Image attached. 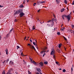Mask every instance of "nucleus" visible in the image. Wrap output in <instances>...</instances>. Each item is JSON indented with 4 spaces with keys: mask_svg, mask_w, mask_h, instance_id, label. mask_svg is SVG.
<instances>
[{
    "mask_svg": "<svg viewBox=\"0 0 74 74\" xmlns=\"http://www.w3.org/2000/svg\"><path fill=\"white\" fill-rule=\"evenodd\" d=\"M62 17L63 20H64V17L67 18L68 21H69L70 20V16H69V15H68V16H66L65 15H63L62 16Z\"/></svg>",
    "mask_w": 74,
    "mask_h": 74,
    "instance_id": "nucleus-1",
    "label": "nucleus"
},
{
    "mask_svg": "<svg viewBox=\"0 0 74 74\" xmlns=\"http://www.w3.org/2000/svg\"><path fill=\"white\" fill-rule=\"evenodd\" d=\"M22 11V9H20L18 10L17 11H16L15 12V14L16 15V14H19V13L20 14L21 12Z\"/></svg>",
    "mask_w": 74,
    "mask_h": 74,
    "instance_id": "nucleus-2",
    "label": "nucleus"
},
{
    "mask_svg": "<svg viewBox=\"0 0 74 74\" xmlns=\"http://www.w3.org/2000/svg\"><path fill=\"white\" fill-rule=\"evenodd\" d=\"M19 15L21 18H22V16H23L24 15H25V13H24L23 12V11L22 10L21 13H20V14Z\"/></svg>",
    "mask_w": 74,
    "mask_h": 74,
    "instance_id": "nucleus-3",
    "label": "nucleus"
},
{
    "mask_svg": "<svg viewBox=\"0 0 74 74\" xmlns=\"http://www.w3.org/2000/svg\"><path fill=\"white\" fill-rule=\"evenodd\" d=\"M32 47H31V48H32V49H33V48L34 49L35 51H36V49H35V47H34L33 46H31Z\"/></svg>",
    "mask_w": 74,
    "mask_h": 74,
    "instance_id": "nucleus-4",
    "label": "nucleus"
},
{
    "mask_svg": "<svg viewBox=\"0 0 74 74\" xmlns=\"http://www.w3.org/2000/svg\"><path fill=\"white\" fill-rule=\"evenodd\" d=\"M36 70L37 71H38V72H40L41 70V69L39 68H37L36 69Z\"/></svg>",
    "mask_w": 74,
    "mask_h": 74,
    "instance_id": "nucleus-5",
    "label": "nucleus"
},
{
    "mask_svg": "<svg viewBox=\"0 0 74 74\" xmlns=\"http://www.w3.org/2000/svg\"><path fill=\"white\" fill-rule=\"evenodd\" d=\"M57 3V4H59L60 3V1L59 0H56Z\"/></svg>",
    "mask_w": 74,
    "mask_h": 74,
    "instance_id": "nucleus-6",
    "label": "nucleus"
},
{
    "mask_svg": "<svg viewBox=\"0 0 74 74\" xmlns=\"http://www.w3.org/2000/svg\"><path fill=\"white\" fill-rule=\"evenodd\" d=\"M31 63H33L34 64H35V65H36V62H35V61L34 60H33L32 61Z\"/></svg>",
    "mask_w": 74,
    "mask_h": 74,
    "instance_id": "nucleus-7",
    "label": "nucleus"
},
{
    "mask_svg": "<svg viewBox=\"0 0 74 74\" xmlns=\"http://www.w3.org/2000/svg\"><path fill=\"white\" fill-rule=\"evenodd\" d=\"M39 64L41 66H43V63L42 62H41L39 63Z\"/></svg>",
    "mask_w": 74,
    "mask_h": 74,
    "instance_id": "nucleus-8",
    "label": "nucleus"
},
{
    "mask_svg": "<svg viewBox=\"0 0 74 74\" xmlns=\"http://www.w3.org/2000/svg\"><path fill=\"white\" fill-rule=\"evenodd\" d=\"M9 64L11 65L13 64H14V62H12V61H11L9 63Z\"/></svg>",
    "mask_w": 74,
    "mask_h": 74,
    "instance_id": "nucleus-9",
    "label": "nucleus"
},
{
    "mask_svg": "<svg viewBox=\"0 0 74 74\" xmlns=\"http://www.w3.org/2000/svg\"><path fill=\"white\" fill-rule=\"evenodd\" d=\"M55 53V51H52L51 53V55H53V54H54Z\"/></svg>",
    "mask_w": 74,
    "mask_h": 74,
    "instance_id": "nucleus-10",
    "label": "nucleus"
},
{
    "mask_svg": "<svg viewBox=\"0 0 74 74\" xmlns=\"http://www.w3.org/2000/svg\"><path fill=\"white\" fill-rule=\"evenodd\" d=\"M64 10H65V9L64 8H63L61 10V12H63V11H64Z\"/></svg>",
    "mask_w": 74,
    "mask_h": 74,
    "instance_id": "nucleus-11",
    "label": "nucleus"
},
{
    "mask_svg": "<svg viewBox=\"0 0 74 74\" xmlns=\"http://www.w3.org/2000/svg\"><path fill=\"white\" fill-rule=\"evenodd\" d=\"M39 3H40V4H42V3H45V1H39Z\"/></svg>",
    "mask_w": 74,
    "mask_h": 74,
    "instance_id": "nucleus-12",
    "label": "nucleus"
},
{
    "mask_svg": "<svg viewBox=\"0 0 74 74\" xmlns=\"http://www.w3.org/2000/svg\"><path fill=\"white\" fill-rule=\"evenodd\" d=\"M64 3H65V4H67V0H64Z\"/></svg>",
    "mask_w": 74,
    "mask_h": 74,
    "instance_id": "nucleus-13",
    "label": "nucleus"
},
{
    "mask_svg": "<svg viewBox=\"0 0 74 74\" xmlns=\"http://www.w3.org/2000/svg\"><path fill=\"white\" fill-rule=\"evenodd\" d=\"M62 47V44H59L58 45V47L59 48H60Z\"/></svg>",
    "mask_w": 74,
    "mask_h": 74,
    "instance_id": "nucleus-14",
    "label": "nucleus"
},
{
    "mask_svg": "<svg viewBox=\"0 0 74 74\" xmlns=\"http://www.w3.org/2000/svg\"><path fill=\"white\" fill-rule=\"evenodd\" d=\"M10 36V34H8L6 36V37L7 38H8V37H9Z\"/></svg>",
    "mask_w": 74,
    "mask_h": 74,
    "instance_id": "nucleus-15",
    "label": "nucleus"
},
{
    "mask_svg": "<svg viewBox=\"0 0 74 74\" xmlns=\"http://www.w3.org/2000/svg\"><path fill=\"white\" fill-rule=\"evenodd\" d=\"M64 29H65V28L64 27H63L61 29V30H62V31H64Z\"/></svg>",
    "mask_w": 74,
    "mask_h": 74,
    "instance_id": "nucleus-16",
    "label": "nucleus"
},
{
    "mask_svg": "<svg viewBox=\"0 0 74 74\" xmlns=\"http://www.w3.org/2000/svg\"><path fill=\"white\" fill-rule=\"evenodd\" d=\"M5 52H6V54L7 55H8V49H6L5 50Z\"/></svg>",
    "mask_w": 74,
    "mask_h": 74,
    "instance_id": "nucleus-17",
    "label": "nucleus"
},
{
    "mask_svg": "<svg viewBox=\"0 0 74 74\" xmlns=\"http://www.w3.org/2000/svg\"><path fill=\"white\" fill-rule=\"evenodd\" d=\"M44 63L45 64H48V62L46 61L44 62Z\"/></svg>",
    "mask_w": 74,
    "mask_h": 74,
    "instance_id": "nucleus-18",
    "label": "nucleus"
},
{
    "mask_svg": "<svg viewBox=\"0 0 74 74\" xmlns=\"http://www.w3.org/2000/svg\"><path fill=\"white\" fill-rule=\"evenodd\" d=\"M12 69H10L8 71V72H10V73H11V71H12Z\"/></svg>",
    "mask_w": 74,
    "mask_h": 74,
    "instance_id": "nucleus-19",
    "label": "nucleus"
},
{
    "mask_svg": "<svg viewBox=\"0 0 74 74\" xmlns=\"http://www.w3.org/2000/svg\"><path fill=\"white\" fill-rule=\"evenodd\" d=\"M54 23L53 22L52 23V24L51 25V27H53V26Z\"/></svg>",
    "mask_w": 74,
    "mask_h": 74,
    "instance_id": "nucleus-20",
    "label": "nucleus"
},
{
    "mask_svg": "<svg viewBox=\"0 0 74 74\" xmlns=\"http://www.w3.org/2000/svg\"><path fill=\"white\" fill-rule=\"evenodd\" d=\"M2 74H5V71L4 70L2 73Z\"/></svg>",
    "mask_w": 74,
    "mask_h": 74,
    "instance_id": "nucleus-21",
    "label": "nucleus"
},
{
    "mask_svg": "<svg viewBox=\"0 0 74 74\" xmlns=\"http://www.w3.org/2000/svg\"><path fill=\"white\" fill-rule=\"evenodd\" d=\"M71 27L72 29H74V25H72Z\"/></svg>",
    "mask_w": 74,
    "mask_h": 74,
    "instance_id": "nucleus-22",
    "label": "nucleus"
},
{
    "mask_svg": "<svg viewBox=\"0 0 74 74\" xmlns=\"http://www.w3.org/2000/svg\"><path fill=\"white\" fill-rule=\"evenodd\" d=\"M28 46H31V47H32V45H31L30 43H29L27 45Z\"/></svg>",
    "mask_w": 74,
    "mask_h": 74,
    "instance_id": "nucleus-23",
    "label": "nucleus"
},
{
    "mask_svg": "<svg viewBox=\"0 0 74 74\" xmlns=\"http://www.w3.org/2000/svg\"><path fill=\"white\" fill-rule=\"evenodd\" d=\"M6 74H11V72H10L8 71V72Z\"/></svg>",
    "mask_w": 74,
    "mask_h": 74,
    "instance_id": "nucleus-24",
    "label": "nucleus"
},
{
    "mask_svg": "<svg viewBox=\"0 0 74 74\" xmlns=\"http://www.w3.org/2000/svg\"><path fill=\"white\" fill-rule=\"evenodd\" d=\"M35 27L33 26L32 27V30H34V29H35Z\"/></svg>",
    "mask_w": 74,
    "mask_h": 74,
    "instance_id": "nucleus-25",
    "label": "nucleus"
},
{
    "mask_svg": "<svg viewBox=\"0 0 74 74\" xmlns=\"http://www.w3.org/2000/svg\"><path fill=\"white\" fill-rule=\"evenodd\" d=\"M53 59H55V55H53Z\"/></svg>",
    "mask_w": 74,
    "mask_h": 74,
    "instance_id": "nucleus-26",
    "label": "nucleus"
},
{
    "mask_svg": "<svg viewBox=\"0 0 74 74\" xmlns=\"http://www.w3.org/2000/svg\"><path fill=\"white\" fill-rule=\"evenodd\" d=\"M25 3H26L25 0H24L23 2V4H25Z\"/></svg>",
    "mask_w": 74,
    "mask_h": 74,
    "instance_id": "nucleus-27",
    "label": "nucleus"
},
{
    "mask_svg": "<svg viewBox=\"0 0 74 74\" xmlns=\"http://www.w3.org/2000/svg\"><path fill=\"white\" fill-rule=\"evenodd\" d=\"M63 37L64 38V40H66V41H67V39H66V37H65L64 36H63Z\"/></svg>",
    "mask_w": 74,
    "mask_h": 74,
    "instance_id": "nucleus-28",
    "label": "nucleus"
},
{
    "mask_svg": "<svg viewBox=\"0 0 74 74\" xmlns=\"http://www.w3.org/2000/svg\"><path fill=\"white\" fill-rule=\"evenodd\" d=\"M57 34H58V35H60V32H57Z\"/></svg>",
    "mask_w": 74,
    "mask_h": 74,
    "instance_id": "nucleus-29",
    "label": "nucleus"
},
{
    "mask_svg": "<svg viewBox=\"0 0 74 74\" xmlns=\"http://www.w3.org/2000/svg\"><path fill=\"white\" fill-rule=\"evenodd\" d=\"M66 69H64L63 70V72H64V73H65V72H66Z\"/></svg>",
    "mask_w": 74,
    "mask_h": 74,
    "instance_id": "nucleus-30",
    "label": "nucleus"
},
{
    "mask_svg": "<svg viewBox=\"0 0 74 74\" xmlns=\"http://www.w3.org/2000/svg\"><path fill=\"white\" fill-rule=\"evenodd\" d=\"M13 28H12V29H11L10 30V32H12V31H13Z\"/></svg>",
    "mask_w": 74,
    "mask_h": 74,
    "instance_id": "nucleus-31",
    "label": "nucleus"
},
{
    "mask_svg": "<svg viewBox=\"0 0 74 74\" xmlns=\"http://www.w3.org/2000/svg\"><path fill=\"white\" fill-rule=\"evenodd\" d=\"M28 72L29 74H32V73H31L30 72H29V71H28Z\"/></svg>",
    "mask_w": 74,
    "mask_h": 74,
    "instance_id": "nucleus-32",
    "label": "nucleus"
},
{
    "mask_svg": "<svg viewBox=\"0 0 74 74\" xmlns=\"http://www.w3.org/2000/svg\"><path fill=\"white\" fill-rule=\"evenodd\" d=\"M56 64H58V65H59V62H56Z\"/></svg>",
    "mask_w": 74,
    "mask_h": 74,
    "instance_id": "nucleus-33",
    "label": "nucleus"
},
{
    "mask_svg": "<svg viewBox=\"0 0 74 74\" xmlns=\"http://www.w3.org/2000/svg\"><path fill=\"white\" fill-rule=\"evenodd\" d=\"M17 47L18 48V49H19V48H20V47L19 46H17Z\"/></svg>",
    "mask_w": 74,
    "mask_h": 74,
    "instance_id": "nucleus-34",
    "label": "nucleus"
},
{
    "mask_svg": "<svg viewBox=\"0 0 74 74\" xmlns=\"http://www.w3.org/2000/svg\"><path fill=\"white\" fill-rule=\"evenodd\" d=\"M47 48V47H45L44 49V50H46Z\"/></svg>",
    "mask_w": 74,
    "mask_h": 74,
    "instance_id": "nucleus-35",
    "label": "nucleus"
},
{
    "mask_svg": "<svg viewBox=\"0 0 74 74\" xmlns=\"http://www.w3.org/2000/svg\"><path fill=\"white\" fill-rule=\"evenodd\" d=\"M21 56H24V55H23V52H22L21 53Z\"/></svg>",
    "mask_w": 74,
    "mask_h": 74,
    "instance_id": "nucleus-36",
    "label": "nucleus"
},
{
    "mask_svg": "<svg viewBox=\"0 0 74 74\" xmlns=\"http://www.w3.org/2000/svg\"><path fill=\"white\" fill-rule=\"evenodd\" d=\"M33 44L34 45H36V43L35 42H33Z\"/></svg>",
    "mask_w": 74,
    "mask_h": 74,
    "instance_id": "nucleus-37",
    "label": "nucleus"
},
{
    "mask_svg": "<svg viewBox=\"0 0 74 74\" xmlns=\"http://www.w3.org/2000/svg\"><path fill=\"white\" fill-rule=\"evenodd\" d=\"M51 20H50L49 21H47V23H49V22H51Z\"/></svg>",
    "mask_w": 74,
    "mask_h": 74,
    "instance_id": "nucleus-38",
    "label": "nucleus"
},
{
    "mask_svg": "<svg viewBox=\"0 0 74 74\" xmlns=\"http://www.w3.org/2000/svg\"><path fill=\"white\" fill-rule=\"evenodd\" d=\"M46 54L45 53H44L43 55V57H44L45 55Z\"/></svg>",
    "mask_w": 74,
    "mask_h": 74,
    "instance_id": "nucleus-39",
    "label": "nucleus"
},
{
    "mask_svg": "<svg viewBox=\"0 0 74 74\" xmlns=\"http://www.w3.org/2000/svg\"><path fill=\"white\" fill-rule=\"evenodd\" d=\"M73 66L72 67L71 69V72H73Z\"/></svg>",
    "mask_w": 74,
    "mask_h": 74,
    "instance_id": "nucleus-40",
    "label": "nucleus"
},
{
    "mask_svg": "<svg viewBox=\"0 0 74 74\" xmlns=\"http://www.w3.org/2000/svg\"><path fill=\"white\" fill-rule=\"evenodd\" d=\"M8 61H9V59L8 58L6 60V62H8Z\"/></svg>",
    "mask_w": 74,
    "mask_h": 74,
    "instance_id": "nucleus-41",
    "label": "nucleus"
},
{
    "mask_svg": "<svg viewBox=\"0 0 74 74\" xmlns=\"http://www.w3.org/2000/svg\"><path fill=\"white\" fill-rule=\"evenodd\" d=\"M20 52H22V49H20Z\"/></svg>",
    "mask_w": 74,
    "mask_h": 74,
    "instance_id": "nucleus-42",
    "label": "nucleus"
},
{
    "mask_svg": "<svg viewBox=\"0 0 74 74\" xmlns=\"http://www.w3.org/2000/svg\"><path fill=\"white\" fill-rule=\"evenodd\" d=\"M37 21H38L39 22H40V19H39V18H37Z\"/></svg>",
    "mask_w": 74,
    "mask_h": 74,
    "instance_id": "nucleus-43",
    "label": "nucleus"
},
{
    "mask_svg": "<svg viewBox=\"0 0 74 74\" xmlns=\"http://www.w3.org/2000/svg\"><path fill=\"white\" fill-rule=\"evenodd\" d=\"M43 52H44L43 51H42L40 52V53H43Z\"/></svg>",
    "mask_w": 74,
    "mask_h": 74,
    "instance_id": "nucleus-44",
    "label": "nucleus"
},
{
    "mask_svg": "<svg viewBox=\"0 0 74 74\" xmlns=\"http://www.w3.org/2000/svg\"><path fill=\"white\" fill-rule=\"evenodd\" d=\"M30 60H31V63H32V62L33 61H32V58H30Z\"/></svg>",
    "mask_w": 74,
    "mask_h": 74,
    "instance_id": "nucleus-45",
    "label": "nucleus"
},
{
    "mask_svg": "<svg viewBox=\"0 0 74 74\" xmlns=\"http://www.w3.org/2000/svg\"><path fill=\"white\" fill-rule=\"evenodd\" d=\"M69 16H70V19H71V13L70 14H69Z\"/></svg>",
    "mask_w": 74,
    "mask_h": 74,
    "instance_id": "nucleus-46",
    "label": "nucleus"
},
{
    "mask_svg": "<svg viewBox=\"0 0 74 74\" xmlns=\"http://www.w3.org/2000/svg\"><path fill=\"white\" fill-rule=\"evenodd\" d=\"M20 6H21V7H24V6H23V5H21Z\"/></svg>",
    "mask_w": 74,
    "mask_h": 74,
    "instance_id": "nucleus-47",
    "label": "nucleus"
},
{
    "mask_svg": "<svg viewBox=\"0 0 74 74\" xmlns=\"http://www.w3.org/2000/svg\"><path fill=\"white\" fill-rule=\"evenodd\" d=\"M47 25H48V27H49L50 26V24H47Z\"/></svg>",
    "mask_w": 74,
    "mask_h": 74,
    "instance_id": "nucleus-48",
    "label": "nucleus"
},
{
    "mask_svg": "<svg viewBox=\"0 0 74 74\" xmlns=\"http://www.w3.org/2000/svg\"><path fill=\"white\" fill-rule=\"evenodd\" d=\"M54 21V18H53L52 19V20H51V21L52 22H53V21Z\"/></svg>",
    "mask_w": 74,
    "mask_h": 74,
    "instance_id": "nucleus-49",
    "label": "nucleus"
},
{
    "mask_svg": "<svg viewBox=\"0 0 74 74\" xmlns=\"http://www.w3.org/2000/svg\"><path fill=\"white\" fill-rule=\"evenodd\" d=\"M73 31H70V32H71V33H73Z\"/></svg>",
    "mask_w": 74,
    "mask_h": 74,
    "instance_id": "nucleus-50",
    "label": "nucleus"
},
{
    "mask_svg": "<svg viewBox=\"0 0 74 74\" xmlns=\"http://www.w3.org/2000/svg\"><path fill=\"white\" fill-rule=\"evenodd\" d=\"M44 21H43V22H40V23L41 24H42V23H44Z\"/></svg>",
    "mask_w": 74,
    "mask_h": 74,
    "instance_id": "nucleus-51",
    "label": "nucleus"
},
{
    "mask_svg": "<svg viewBox=\"0 0 74 74\" xmlns=\"http://www.w3.org/2000/svg\"><path fill=\"white\" fill-rule=\"evenodd\" d=\"M5 61H6V60H5L3 62H2V63H5Z\"/></svg>",
    "mask_w": 74,
    "mask_h": 74,
    "instance_id": "nucleus-52",
    "label": "nucleus"
},
{
    "mask_svg": "<svg viewBox=\"0 0 74 74\" xmlns=\"http://www.w3.org/2000/svg\"><path fill=\"white\" fill-rule=\"evenodd\" d=\"M39 11H40V9H39V10L38 11V12H39Z\"/></svg>",
    "mask_w": 74,
    "mask_h": 74,
    "instance_id": "nucleus-53",
    "label": "nucleus"
},
{
    "mask_svg": "<svg viewBox=\"0 0 74 74\" xmlns=\"http://www.w3.org/2000/svg\"><path fill=\"white\" fill-rule=\"evenodd\" d=\"M26 37L25 38H24V40H26Z\"/></svg>",
    "mask_w": 74,
    "mask_h": 74,
    "instance_id": "nucleus-54",
    "label": "nucleus"
},
{
    "mask_svg": "<svg viewBox=\"0 0 74 74\" xmlns=\"http://www.w3.org/2000/svg\"><path fill=\"white\" fill-rule=\"evenodd\" d=\"M43 52H46V51H43Z\"/></svg>",
    "mask_w": 74,
    "mask_h": 74,
    "instance_id": "nucleus-55",
    "label": "nucleus"
},
{
    "mask_svg": "<svg viewBox=\"0 0 74 74\" xmlns=\"http://www.w3.org/2000/svg\"><path fill=\"white\" fill-rule=\"evenodd\" d=\"M35 47L36 48H37V45H35Z\"/></svg>",
    "mask_w": 74,
    "mask_h": 74,
    "instance_id": "nucleus-56",
    "label": "nucleus"
},
{
    "mask_svg": "<svg viewBox=\"0 0 74 74\" xmlns=\"http://www.w3.org/2000/svg\"><path fill=\"white\" fill-rule=\"evenodd\" d=\"M30 42H32V40L30 39Z\"/></svg>",
    "mask_w": 74,
    "mask_h": 74,
    "instance_id": "nucleus-57",
    "label": "nucleus"
},
{
    "mask_svg": "<svg viewBox=\"0 0 74 74\" xmlns=\"http://www.w3.org/2000/svg\"><path fill=\"white\" fill-rule=\"evenodd\" d=\"M36 74H40V73H38V72H37V73H36Z\"/></svg>",
    "mask_w": 74,
    "mask_h": 74,
    "instance_id": "nucleus-58",
    "label": "nucleus"
},
{
    "mask_svg": "<svg viewBox=\"0 0 74 74\" xmlns=\"http://www.w3.org/2000/svg\"><path fill=\"white\" fill-rule=\"evenodd\" d=\"M24 63H25V64H26V62H24Z\"/></svg>",
    "mask_w": 74,
    "mask_h": 74,
    "instance_id": "nucleus-59",
    "label": "nucleus"
},
{
    "mask_svg": "<svg viewBox=\"0 0 74 74\" xmlns=\"http://www.w3.org/2000/svg\"><path fill=\"white\" fill-rule=\"evenodd\" d=\"M73 30L72 29H71L70 30V32H72V31H73Z\"/></svg>",
    "mask_w": 74,
    "mask_h": 74,
    "instance_id": "nucleus-60",
    "label": "nucleus"
},
{
    "mask_svg": "<svg viewBox=\"0 0 74 74\" xmlns=\"http://www.w3.org/2000/svg\"><path fill=\"white\" fill-rule=\"evenodd\" d=\"M1 36L0 35V40H1Z\"/></svg>",
    "mask_w": 74,
    "mask_h": 74,
    "instance_id": "nucleus-61",
    "label": "nucleus"
},
{
    "mask_svg": "<svg viewBox=\"0 0 74 74\" xmlns=\"http://www.w3.org/2000/svg\"><path fill=\"white\" fill-rule=\"evenodd\" d=\"M49 52V50H48L47 51V52Z\"/></svg>",
    "mask_w": 74,
    "mask_h": 74,
    "instance_id": "nucleus-62",
    "label": "nucleus"
},
{
    "mask_svg": "<svg viewBox=\"0 0 74 74\" xmlns=\"http://www.w3.org/2000/svg\"><path fill=\"white\" fill-rule=\"evenodd\" d=\"M34 4H35V5H36V3H34Z\"/></svg>",
    "mask_w": 74,
    "mask_h": 74,
    "instance_id": "nucleus-63",
    "label": "nucleus"
},
{
    "mask_svg": "<svg viewBox=\"0 0 74 74\" xmlns=\"http://www.w3.org/2000/svg\"><path fill=\"white\" fill-rule=\"evenodd\" d=\"M73 34H74V31H73Z\"/></svg>",
    "mask_w": 74,
    "mask_h": 74,
    "instance_id": "nucleus-64",
    "label": "nucleus"
}]
</instances>
